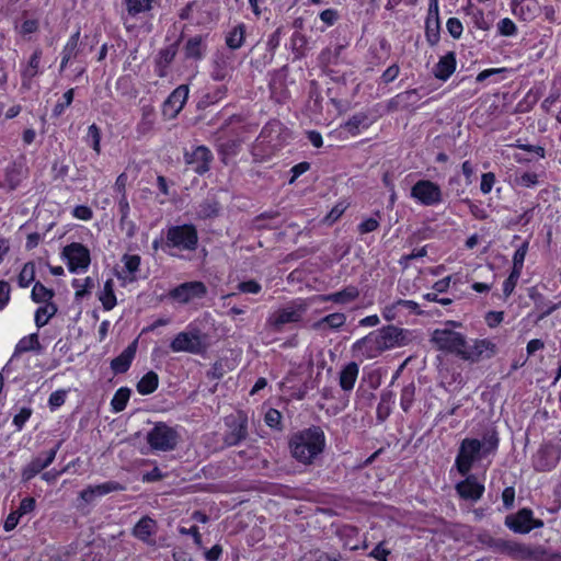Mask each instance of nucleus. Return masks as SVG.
I'll return each instance as SVG.
<instances>
[{
  "label": "nucleus",
  "mask_w": 561,
  "mask_h": 561,
  "mask_svg": "<svg viewBox=\"0 0 561 561\" xmlns=\"http://www.w3.org/2000/svg\"><path fill=\"white\" fill-rule=\"evenodd\" d=\"M500 438L495 430L483 434L482 440L477 438H465L461 440L455 466L461 476H467L473 463L497 450Z\"/></svg>",
  "instance_id": "nucleus-1"
},
{
  "label": "nucleus",
  "mask_w": 561,
  "mask_h": 561,
  "mask_svg": "<svg viewBox=\"0 0 561 561\" xmlns=\"http://www.w3.org/2000/svg\"><path fill=\"white\" fill-rule=\"evenodd\" d=\"M325 447V435L320 426H310L295 433L289 439L291 456L304 465L313 463Z\"/></svg>",
  "instance_id": "nucleus-2"
},
{
  "label": "nucleus",
  "mask_w": 561,
  "mask_h": 561,
  "mask_svg": "<svg viewBox=\"0 0 561 561\" xmlns=\"http://www.w3.org/2000/svg\"><path fill=\"white\" fill-rule=\"evenodd\" d=\"M461 324L456 321H447L442 328L435 329L431 335V342L439 351L451 353L461 357L466 346V336L457 331L456 327Z\"/></svg>",
  "instance_id": "nucleus-3"
},
{
  "label": "nucleus",
  "mask_w": 561,
  "mask_h": 561,
  "mask_svg": "<svg viewBox=\"0 0 561 561\" xmlns=\"http://www.w3.org/2000/svg\"><path fill=\"white\" fill-rule=\"evenodd\" d=\"M198 247V232L194 225L184 224L171 226L167 229L163 249L193 252Z\"/></svg>",
  "instance_id": "nucleus-4"
},
{
  "label": "nucleus",
  "mask_w": 561,
  "mask_h": 561,
  "mask_svg": "<svg viewBox=\"0 0 561 561\" xmlns=\"http://www.w3.org/2000/svg\"><path fill=\"white\" fill-rule=\"evenodd\" d=\"M147 443L154 450L171 451L179 440L178 432L165 423H157L147 434Z\"/></svg>",
  "instance_id": "nucleus-5"
},
{
  "label": "nucleus",
  "mask_w": 561,
  "mask_h": 561,
  "mask_svg": "<svg viewBox=\"0 0 561 561\" xmlns=\"http://www.w3.org/2000/svg\"><path fill=\"white\" fill-rule=\"evenodd\" d=\"M411 197L423 206H436L443 202L440 186L431 180H419L411 188Z\"/></svg>",
  "instance_id": "nucleus-6"
},
{
  "label": "nucleus",
  "mask_w": 561,
  "mask_h": 561,
  "mask_svg": "<svg viewBox=\"0 0 561 561\" xmlns=\"http://www.w3.org/2000/svg\"><path fill=\"white\" fill-rule=\"evenodd\" d=\"M208 290L201 280L182 283L168 293V297L179 304L186 305L195 299H203Z\"/></svg>",
  "instance_id": "nucleus-7"
},
{
  "label": "nucleus",
  "mask_w": 561,
  "mask_h": 561,
  "mask_svg": "<svg viewBox=\"0 0 561 561\" xmlns=\"http://www.w3.org/2000/svg\"><path fill=\"white\" fill-rule=\"evenodd\" d=\"M497 352L496 344L489 339H476L469 344L466 341V346L461 352V359L470 363H479L481 360L492 358Z\"/></svg>",
  "instance_id": "nucleus-8"
},
{
  "label": "nucleus",
  "mask_w": 561,
  "mask_h": 561,
  "mask_svg": "<svg viewBox=\"0 0 561 561\" xmlns=\"http://www.w3.org/2000/svg\"><path fill=\"white\" fill-rule=\"evenodd\" d=\"M308 304L301 299L294 300L289 306L277 310L271 318L270 323L279 330L284 324L298 322L307 311Z\"/></svg>",
  "instance_id": "nucleus-9"
},
{
  "label": "nucleus",
  "mask_w": 561,
  "mask_h": 561,
  "mask_svg": "<svg viewBox=\"0 0 561 561\" xmlns=\"http://www.w3.org/2000/svg\"><path fill=\"white\" fill-rule=\"evenodd\" d=\"M228 430L224 435V443L227 446H236L248 436V417L243 413L226 417Z\"/></svg>",
  "instance_id": "nucleus-10"
},
{
  "label": "nucleus",
  "mask_w": 561,
  "mask_h": 561,
  "mask_svg": "<svg viewBox=\"0 0 561 561\" xmlns=\"http://www.w3.org/2000/svg\"><path fill=\"white\" fill-rule=\"evenodd\" d=\"M482 542L494 552L506 554L515 559L528 557L530 553L527 546L514 540L488 537V539Z\"/></svg>",
  "instance_id": "nucleus-11"
},
{
  "label": "nucleus",
  "mask_w": 561,
  "mask_h": 561,
  "mask_svg": "<svg viewBox=\"0 0 561 561\" xmlns=\"http://www.w3.org/2000/svg\"><path fill=\"white\" fill-rule=\"evenodd\" d=\"M61 446V442H58L54 448L43 453L42 455L33 458L30 463H27L21 472V478L23 482H28L36 474L42 472L44 469L48 468L56 458L57 451Z\"/></svg>",
  "instance_id": "nucleus-12"
},
{
  "label": "nucleus",
  "mask_w": 561,
  "mask_h": 561,
  "mask_svg": "<svg viewBox=\"0 0 561 561\" xmlns=\"http://www.w3.org/2000/svg\"><path fill=\"white\" fill-rule=\"evenodd\" d=\"M68 261L69 271L75 273L78 270H87L90 265L91 257L89 250L81 243H70L62 251Z\"/></svg>",
  "instance_id": "nucleus-13"
},
{
  "label": "nucleus",
  "mask_w": 561,
  "mask_h": 561,
  "mask_svg": "<svg viewBox=\"0 0 561 561\" xmlns=\"http://www.w3.org/2000/svg\"><path fill=\"white\" fill-rule=\"evenodd\" d=\"M188 96V87L181 84L174 89L162 104V115L165 119H174L184 107Z\"/></svg>",
  "instance_id": "nucleus-14"
},
{
  "label": "nucleus",
  "mask_w": 561,
  "mask_h": 561,
  "mask_svg": "<svg viewBox=\"0 0 561 561\" xmlns=\"http://www.w3.org/2000/svg\"><path fill=\"white\" fill-rule=\"evenodd\" d=\"M170 347L173 352L192 354H201L205 350L198 332H180L171 342Z\"/></svg>",
  "instance_id": "nucleus-15"
},
{
  "label": "nucleus",
  "mask_w": 561,
  "mask_h": 561,
  "mask_svg": "<svg viewBox=\"0 0 561 561\" xmlns=\"http://www.w3.org/2000/svg\"><path fill=\"white\" fill-rule=\"evenodd\" d=\"M560 460V451L551 445L539 448L533 458V467L538 472L552 470Z\"/></svg>",
  "instance_id": "nucleus-16"
},
{
  "label": "nucleus",
  "mask_w": 561,
  "mask_h": 561,
  "mask_svg": "<svg viewBox=\"0 0 561 561\" xmlns=\"http://www.w3.org/2000/svg\"><path fill=\"white\" fill-rule=\"evenodd\" d=\"M352 351L353 353L366 358H375L383 352L376 331H373L366 336L357 340L353 344Z\"/></svg>",
  "instance_id": "nucleus-17"
},
{
  "label": "nucleus",
  "mask_w": 561,
  "mask_h": 561,
  "mask_svg": "<svg viewBox=\"0 0 561 561\" xmlns=\"http://www.w3.org/2000/svg\"><path fill=\"white\" fill-rule=\"evenodd\" d=\"M382 351L405 344V331L394 325H386L376 330Z\"/></svg>",
  "instance_id": "nucleus-18"
},
{
  "label": "nucleus",
  "mask_w": 561,
  "mask_h": 561,
  "mask_svg": "<svg viewBox=\"0 0 561 561\" xmlns=\"http://www.w3.org/2000/svg\"><path fill=\"white\" fill-rule=\"evenodd\" d=\"M213 154L205 146L196 147L192 152L185 153V162L192 165L197 174H204L209 170Z\"/></svg>",
  "instance_id": "nucleus-19"
},
{
  "label": "nucleus",
  "mask_w": 561,
  "mask_h": 561,
  "mask_svg": "<svg viewBox=\"0 0 561 561\" xmlns=\"http://www.w3.org/2000/svg\"><path fill=\"white\" fill-rule=\"evenodd\" d=\"M466 479L456 484V491L463 500L477 502L484 492V485L478 481L474 474L465 476Z\"/></svg>",
  "instance_id": "nucleus-20"
},
{
  "label": "nucleus",
  "mask_w": 561,
  "mask_h": 561,
  "mask_svg": "<svg viewBox=\"0 0 561 561\" xmlns=\"http://www.w3.org/2000/svg\"><path fill=\"white\" fill-rule=\"evenodd\" d=\"M533 511L524 507L516 514L505 517V526L516 534H528L531 531Z\"/></svg>",
  "instance_id": "nucleus-21"
},
{
  "label": "nucleus",
  "mask_w": 561,
  "mask_h": 561,
  "mask_svg": "<svg viewBox=\"0 0 561 561\" xmlns=\"http://www.w3.org/2000/svg\"><path fill=\"white\" fill-rule=\"evenodd\" d=\"M232 61L231 55L224 51L216 53L211 62V78L215 81H225L230 78L233 71Z\"/></svg>",
  "instance_id": "nucleus-22"
},
{
  "label": "nucleus",
  "mask_w": 561,
  "mask_h": 561,
  "mask_svg": "<svg viewBox=\"0 0 561 561\" xmlns=\"http://www.w3.org/2000/svg\"><path fill=\"white\" fill-rule=\"evenodd\" d=\"M125 490V486L116 481H107L98 485H89L79 493L80 500L84 503L90 504L96 497L106 495L111 492H117Z\"/></svg>",
  "instance_id": "nucleus-23"
},
{
  "label": "nucleus",
  "mask_w": 561,
  "mask_h": 561,
  "mask_svg": "<svg viewBox=\"0 0 561 561\" xmlns=\"http://www.w3.org/2000/svg\"><path fill=\"white\" fill-rule=\"evenodd\" d=\"M208 35H195L190 37L184 45V57L190 60H202L207 50Z\"/></svg>",
  "instance_id": "nucleus-24"
},
{
  "label": "nucleus",
  "mask_w": 561,
  "mask_h": 561,
  "mask_svg": "<svg viewBox=\"0 0 561 561\" xmlns=\"http://www.w3.org/2000/svg\"><path fill=\"white\" fill-rule=\"evenodd\" d=\"M42 58V49L36 48L31 55L28 62L21 69L22 89L30 90L32 88V80L39 71V64Z\"/></svg>",
  "instance_id": "nucleus-25"
},
{
  "label": "nucleus",
  "mask_w": 561,
  "mask_h": 561,
  "mask_svg": "<svg viewBox=\"0 0 561 561\" xmlns=\"http://www.w3.org/2000/svg\"><path fill=\"white\" fill-rule=\"evenodd\" d=\"M156 531L157 522L149 516H144L133 528V536L145 543L152 545L154 541L151 539V537L156 534Z\"/></svg>",
  "instance_id": "nucleus-26"
},
{
  "label": "nucleus",
  "mask_w": 561,
  "mask_h": 561,
  "mask_svg": "<svg viewBox=\"0 0 561 561\" xmlns=\"http://www.w3.org/2000/svg\"><path fill=\"white\" fill-rule=\"evenodd\" d=\"M137 340H135L117 357L112 359L111 368L115 374H124L128 370L137 351Z\"/></svg>",
  "instance_id": "nucleus-27"
},
{
  "label": "nucleus",
  "mask_w": 561,
  "mask_h": 561,
  "mask_svg": "<svg viewBox=\"0 0 561 561\" xmlns=\"http://www.w3.org/2000/svg\"><path fill=\"white\" fill-rule=\"evenodd\" d=\"M358 297L359 289L354 285H350L343 288L342 290L331 293L328 295H322L320 297V300L324 302L331 301L339 305H346L356 300Z\"/></svg>",
  "instance_id": "nucleus-28"
},
{
  "label": "nucleus",
  "mask_w": 561,
  "mask_h": 561,
  "mask_svg": "<svg viewBox=\"0 0 561 561\" xmlns=\"http://www.w3.org/2000/svg\"><path fill=\"white\" fill-rule=\"evenodd\" d=\"M438 2L437 0H431L426 19V36L431 45H435L438 42Z\"/></svg>",
  "instance_id": "nucleus-29"
},
{
  "label": "nucleus",
  "mask_w": 561,
  "mask_h": 561,
  "mask_svg": "<svg viewBox=\"0 0 561 561\" xmlns=\"http://www.w3.org/2000/svg\"><path fill=\"white\" fill-rule=\"evenodd\" d=\"M456 64V54L454 51H449L440 57L434 67L433 73L435 78L446 81L454 73Z\"/></svg>",
  "instance_id": "nucleus-30"
},
{
  "label": "nucleus",
  "mask_w": 561,
  "mask_h": 561,
  "mask_svg": "<svg viewBox=\"0 0 561 561\" xmlns=\"http://www.w3.org/2000/svg\"><path fill=\"white\" fill-rule=\"evenodd\" d=\"M279 217L280 214L276 210L262 213L252 220V228L255 230L278 229L282 226Z\"/></svg>",
  "instance_id": "nucleus-31"
},
{
  "label": "nucleus",
  "mask_w": 561,
  "mask_h": 561,
  "mask_svg": "<svg viewBox=\"0 0 561 561\" xmlns=\"http://www.w3.org/2000/svg\"><path fill=\"white\" fill-rule=\"evenodd\" d=\"M346 322V316L343 312L330 313L312 324V329L316 331L325 332L327 330H339Z\"/></svg>",
  "instance_id": "nucleus-32"
},
{
  "label": "nucleus",
  "mask_w": 561,
  "mask_h": 561,
  "mask_svg": "<svg viewBox=\"0 0 561 561\" xmlns=\"http://www.w3.org/2000/svg\"><path fill=\"white\" fill-rule=\"evenodd\" d=\"M178 53V44H171L168 47L161 49L158 53L156 59L157 73L159 77H164L167 75V69L169 65L173 61Z\"/></svg>",
  "instance_id": "nucleus-33"
},
{
  "label": "nucleus",
  "mask_w": 561,
  "mask_h": 561,
  "mask_svg": "<svg viewBox=\"0 0 561 561\" xmlns=\"http://www.w3.org/2000/svg\"><path fill=\"white\" fill-rule=\"evenodd\" d=\"M359 367L355 362L348 363L340 373L339 383L344 391H351L354 388L358 377Z\"/></svg>",
  "instance_id": "nucleus-34"
},
{
  "label": "nucleus",
  "mask_w": 561,
  "mask_h": 561,
  "mask_svg": "<svg viewBox=\"0 0 561 561\" xmlns=\"http://www.w3.org/2000/svg\"><path fill=\"white\" fill-rule=\"evenodd\" d=\"M247 26L243 23H239L233 26L225 37L227 47L231 50L241 48L245 41Z\"/></svg>",
  "instance_id": "nucleus-35"
},
{
  "label": "nucleus",
  "mask_w": 561,
  "mask_h": 561,
  "mask_svg": "<svg viewBox=\"0 0 561 561\" xmlns=\"http://www.w3.org/2000/svg\"><path fill=\"white\" fill-rule=\"evenodd\" d=\"M42 348L43 347L39 343L38 334L32 333L30 335L22 337L18 342L12 357H16L22 353L32 352V351L39 353V352H42Z\"/></svg>",
  "instance_id": "nucleus-36"
},
{
  "label": "nucleus",
  "mask_w": 561,
  "mask_h": 561,
  "mask_svg": "<svg viewBox=\"0 0 561 561\" xmlns=\"http://www.w3.org/2000/svg\"><path fill=\"white\" fill-rule=\"evenodd\" d=\"M156 113L152 105H144L141 107V118L137 125V131L140 135L148 134L154 125Z\"/></svg>",
  "instance_id": "nucleus-37"
},
{
  "label": "nucleus",
  "mask_w": 561,
  "mask_h": 561,
  "mask_svg": "<svg viewBox=\"0 0 561 561\" xmlns=\"http://www.w3.org/2000/svg\"><path fill=\"white\" fill-rule=\"evenodd\" d=\"M156 0H124L127 15L136 18L152 10Z\"/></svg>",
  "instance_id": "nucleus-38"
},
{
  "label": "nucleus",
  "mask_w": 561,
  "mask_h": 561,
  "mask_svg": "<svg viewBox=\"0 0 561 561\" xmlns=\"http://www.w3.org/2000/svg\"><path fill=\"white\" fill-rule=\"evenodd\" d=\"M58 308L54 302L45 304L35 311V324L38 329L43 328L57 313Z\"/></svg>",
  "instance_id": "nucleus-39"
},
{
  "label": "nucleus",
  "mask_w": 561,
  "mask_h": 561,
  "mask_svg": "<svg viewBox=\"0 0 561 561\" xmlns=\"http://www.w3.org/2000/svg\"><path fill=\"white\" fill-rule=\"evenodd\" d=\"M99 299L101 300L102 306L106 311L112 310L116 306L117 300H116V296L114 294L113 279L110 278L104 283V286H103L102 291L100 293Z\"/></svg>",
  "instance_id": "nucleus-40"
},
{
  "label": "nucleus",
  "mask_w": 561,
  "mask_h": 561,
  "mask_svg": "<svg viewBox=\"0 0 561 561\" xmlns=\"http://www.w3.org/2000/svg\"><path fill=\"white\" fill-rule=\"evenodd\" d=\"M159 377L154 371H148L137 383V391L140 394H150L158 388Z\"/></svg>",
  "instance_id": "nucleus-41"
},
{
  "label": "nucleus",
  "mask_w": 561,
  "mask_h": 561,
  "mask_svg": "<svg viewBox=\"0 0 561 561\" xmlns=\"http://www.w3.org/2000/svg\"><path fill=\"white\" fill-rule=\"evenodd\" d=\"M369 126L368 116L364 113L353 115L345 124L343 128L351 135H357L362 128Z\"/></svg>",
  "instance_id": "nucleus-42"
},
{
  "label": "nucleus",
  "mask_w": 561,
  "mask_h": 561,
  "mask_svg": "<svg viewBox=\"0 0 561 561\" xmlns=\"http://www.w3.org/2000/svg\"><path fill=\"white\" fill-rule=\"evenodd\" d=\"M54 295H55V293L53 289H49V288L45 287L42 283L37 282L33 286L31 297H32L33 301H35L37 304H41V302L48 304V302H51L50 300L53 299Z\"/></svg>",
  "instance_id": "nucleus-43"
},
{
  "label": "nucleus",
  "mask_w": 561,
  "mask_h": 561,
  "mask_svg": "<svg viewBox=\"0 0 561 561\" xmlns=\"http://www.w3.org/2000/svg\"><path fill=\"white\" fill-rule=\"evenodd\" d=\"M282 129L283 125L280 122L271 121L262 128L259 138H262L263 141L268 144H273L275 140L274 135H276L277 138L280 135Z\"/></svg>",
  "instance_id": "nucleus-44"
},
{
  "label": "nucleus",
  "mask_w": 561,
  "mask_h": 561,
  "mask_svg": "<svg viewBox=\"0 0 561 561\" xmlns=\"http://www.w3.org/2000/svg\"><path fill=\"white\" fill-rule=\"evenodd\" d=\"M130 393H131V391H130L129 388H127V387L119 388L115 392V394H114V397H113V399L111 401L112 410L114 412L123 411L126 408V405H127V402H128V400L130 398Z\"/></svg>",
  "instance_id": "nucleus-45"
},
{
  "label": "nucleus",
  "mask_w": 561,
  "mask_h": 561,
  "mask_svg": "<svg viewBox=\"0 0 561 561\" xmlns=\"http://www.w3.org/2000/svg\"><path fill=\"white\" fill-rule=\"evenodd\" d=\"M35 278V264L27 262L24 264L18 276L19 286L22 288L28 287Z\"/></svg>",
  "instance_id": "nucleus-46"
},
{
  "label": "nucleus",
  "mask_w": 561,
  "mask_h": 561,
  "mask_svg": "<svg viewBox=\"0 0 561 561\" xmlns=\"http://www.w3.org/2000/svg\"><path fill=\"white\" fill-rule=\"evenodd\" d=\"M420 100L419 93L416 89L409 90L396 95V98L391 101L396 105H401L403 107H408L410 105H414Z\"/></svg>",
  "instance_id": "nucleus-47"
},
{
  "label": "nucleus",
  "mask_w": 561,
  "mask_h": 561,
  "mask_svg": "<svg viewBox=\"0 0 561 561\" xmlns=\"http://www.w3.org/2000/svg\"><path fill=\"white\" fill-rule=\"evenodd\" d=\"M415 397V385L414 382H410L409 385L404 386V388L401 391V398H400V404L404 412H408L413 402Z\"/></svg>",
  "instance_id": "nucleus-48"
},
{
  "label": "nucleus",
  "mask_w": 561,
  "mask_h": 561,
  "mask_svg": "<svg viewBox=\"0 0 561 561\" xmlns=\"http://www.w3.org/2000/svg\"><path fill=\"white\" fill-rule=\"evenodd\" d=\"M5 185L10 191L15 190L21 183V170L15 165H9L5 169Z\"/></svg>",
  "instance_id": "nucleus-49"
},
{
  "label": "nucleus",
  "mask_w": 561,
  "mask_h": 561,
  "mask_svg": "<svg viewBox=\"0 0 561 561\" xmlns=\"http://www.w3.org/2000/svg\"><path fill=\"white\" fill-rule=\"evenodd\" d=\"M374 215L375 217L367 218L358 225L357 230L360 234L373 232L379 228L381 213L377 210Z\"/></svg>",
  "instance_id": "nucleus-50"
},
{
  "label": "nucleus",
  "mask_w": 561,
  "mask_h": 561,
  "mask_svg": "<svg viewBox=\"0 0 561 561\" xmlns=\"http://www.w3.org/2000/svg\"><path fill=\"white\" fill-rule=\"evenodd\" d=\"M219 213V203L216 202V201H204L201 205H199V209H198V217L199 218H210V217H215L217 216Z\"/></svg>",
  "instance_id": "nucleus-51"
},
{
  "label": "nucleus",
  "mask_w": 561,
  "mask_h": 561,
  "mask_svg": "<svg viewBox=\"0 0 561 561\" xmlns=\"http://www.w3.org/2000/svg\"><path fill=\"white\" fill-rule=\"evenodd\" d=\"M85 141L98 154L101 152V130L95 124L89 126Z\"/></svg>",
  "instance_id": "nucleus-52"
},
{
  "label": "nucleus",
  "mask_w": 561,
  "mask_h": 561,
  "mask_svg": "<svg viewBox=\"0 0 561 561\" xmlns=\"http://www.w3.org/2000/svg\"><path fill=\"white\" fill-rule=\"evenodd\" d=\"M94 280L91 277L84 279H73L72 287L76 289V297L82 298L89 294L90 289L93 288Z\"/></svg>",
  "instance_id": "nucleus-53"
},
{
  "label": "nucleus",
  "mask_w": 561,
  "mask_h": 561,
  "mask_svg": "<svg viewBox=\"0 0 561 561\" xmlns=\"http://www.w3.org/2000/svg\"><path fill=\"white\" fill-rule=\"evenodd\" d=\"M73 95H75L73 89H69L68 91H66L62 95V102H58L54 106L53 115L56 117L60 116L64 113L65 108L68 107L72 103Z\"/></svg>",
  "instance_id": "nucleus-54"
},
{
  "label": "nucleus",
  "mask_w": 561,
  "mask_h": 561,
  "mask_svg": "<svg viewBox=\"0 0 561 561\" xmlns=\"http://www.w3.org/2000/svg\"><path fill=\"white\" fill-rule=\"evenodd\" d=\"M497 31L502 36H514L517 33V27L511 19L504 18L497 23Z\"/></svg>",
  "instance_id": "nucleus-55"
},
{
  "label": "nucleus",
  "mask_w": 561,
  "mask_h": 561,
  "mask_svg": "<svg viewBox=\"0 0 561 561\" xmlns=\"http://www.w3.org/2000/svg\"><path fill=\"white\" fill-rule=\"evenodd\" d=\"M80 39V31L78 30L76 33H73L70 38L68 39L67 44L65 45L62 53L70 57H76L78 54V45Z\"/></svg>",
  "instance_id": "nucleus-56"
},
{
  "label": "nucleus",
  "mask_w": 561,
  "mask_h": 561,
  "mask_svg": "<svg viewBox=\"0 0 561 561\" xmlns=\"http://www.w3.org/2000/svg\"><path fill=\"white\" fill-rule=\"evenodd\" d=\"M527 249L528 244L524 243L515 251L513 256V271L522 273Z\"/></svg>",
  "instance_id": "nucleus-57"
},
{
  "label": "nucleus",
  "mask_w": 561,
  "mask_h": 561,
  "mask_svg": "<svg viewBox=\"0 0 561 561\" xmlns=\"http://www.w3.org/2000/svg\"><path fill=\"white\" fill-rule=\"evenodd\" d=\"M520 276V273L517 271H513L510 273L508 277L503 283V294L505 298L510 297L514 291L517 280Z\"/></svg>",
  "instance_id": "nucleus-58"
},
{
  "label": "nucleus",
  "mask_w": 561,
  "mask_h": 561,
  "mask_svg": "<svg viewBox=\"0 0 561 561\" xmlns=\"http://www.w3.org/2000/svg\"><path fill=\"white\" fill-rule=\"evenodd\" d=\"M237 289L240 291V293H244V294H259L261 290H262V286L259 282L254 280V279H249V280H244V282H240L238 285H237Z\"/></svg>",
  "instance_id": "nucleus-59"
},
{
  "label": "nucleus",
  "mask_w": 561,
  "mask_h": 561,
  "mask_svg": "<svg viewBox=\"0 0 561 561\" xmlns=\"http://www.w3.org/2000/svg\"><path fill=\"white\" fill-rule=\"evenodd\" d=\"M11 299V285L1 279L0 280V311L3 310L10 302Z\"/></svg>",
  "instance_id": "nucleus-60"
},
{
  "label": "nucleus",
  "mask_w": 561,
  "mask_h": 561,
  "mask_svg": "<svg viewBox=\"0 0 561 561\" xmlns=\"http://www.w3.org/2000/svg\"><path fill=\"white\" fill-rule=\"evenodd\" d=\"M122 261L124 262L126 271L129 274H134L135 272L138 271L141 260H140V256L137 254H133V255L125 254L123 256Z\"/></svg>",
  "instance_id": "nucleus-61"
},
{
  "label": "nucleus",
  "mask_w": 561,
  "mask_h": 561,
  "mask_svg": "<svg viewBox=\"0 0 561 561\" xmlns=\"http://www.w3.org/2000/svg\"><path fill=\"white\" fill-rule=\"evenodd\" d=\"M32 415V409L31 408H22L18 414L13 417V424L16 427V430L21 431L23 426L25 425L26 421Z\"/></svg>",
  "instance_id": "nucleus-62"
},
{
  "label": "nucleus",
  "mask_w": 561,
  "mask_h": 561,
  "mask_svg": "<svg viewBox=\"0 0 561 561\" xmlns=\"http://www.w3.org/2000/svg\"><path fill=\"white\" fill-rule=\"evenodd\" d=\"M67 392L65 390H56L50 393L48 399V405L51 410L61 407L66 401Z\"/></svg>",
  "instance_id": "nucleus-63"
},
{
  "label": "nucleus",
  "mask_w": 561,
  "mask_h": 561,
  "mask_svg": "<svg viewBox=\"0 0 561 561\" xmlns=\"http://www.w3.org/2000/svg\"><path fill=\"white\" fill-rule=\"evenodd\" d=\"M447 31L454 38H459L462 34V24L457 18H449L447 23Z\"/></svg>",
  "instance_id": "nucleus-64"
}]
</instances>
